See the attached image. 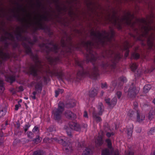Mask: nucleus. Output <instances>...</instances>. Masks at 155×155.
<instances>
[{
  "mask_svg": "<svg viewBox=\"0 0 155 155\" xmlns=\"http://www.w3.org/2000/svg\"><path fill=\"white\" fill-rule=\"evenodd\" d=\"M41 20L37 22L38 26L35 28V31H36L38 29H41L46 31L48 32V35L49 36L52 35L53 33L51 31V29L48 26L44 25L41 22Z\"/></svg>",
  "mask_w": 155,
  "mask_h": 155,
  "instance_id": "obj_14",
  "label": "nucleus"
},
{
  "mask_svg": "<svg viewBox=\"0 0 155 155\" xmlns=\"http://www.w3.org/2000/svg\"><path fill=\"white\" fill-rule=\"evenodd\" d=\"M91 152V150L90 148L86 147L82 155H90Z\"/></svg>",
  "mask_w": 155,
  "mask_h": 155,
  "instance_id": "obj_35",
  "label": "nucleus"
},
{
  "mask_svg": "<svg viewBox=\"0 0 155 155\" xmlns=\"http://www.w3.org/2000/svg\"><path fill=\"white\" fill-rule=\"evenodd\" d=\"M105 103L110 107H113L116 104L117 100L116 97H114L111 100L110 98H107L104 99Z\"/></svg>",
  "mask_w": 155,
  "mask_h": 155,
  "instance_id": "obj_17",
  "label": "nucleus"
},
{
  "mask_svg": "<svg viewBox=\"0 0 155 155\" xmlns=\"http://www.w3.org/2000/svg\"><path fill=\"white\" fill-rule=\"evenodd\" d=\"M5 80L7 82L12 84L15 80V76L14 75H10L5 77Z\"/></svg>",
  "mask_w": 155,
  "mask_h": 155,
  "instance_id": "obj_26",
  "label": "nucleus"
},
{
  "mask_svg": "<svg viewBox=\"0 0 155 155\" xmlns=\"http://www.w3.org/2000/svg\"><path fill=\"white\" fill-rule=\"evenodd\" d=\"M22 45L25 50L26 54L29 55L31 59L35 62V64H31L29 68L28 72L29 74L35 78V80L38 81L41 78V76L39 74V73L41 72V70L38 67V64H40L41 62L39 59L37 54H34L32 51L31 48L25 42L22 44Z\"/></svg>",
  "mask_w": 155,
  "mask_h": 155,
  "instance_id": "obj_2",
  "label": "nucleus"
},
{
  "mask_svg": "<svg viewBox=\"0 0 155 155\" xmlns=\"http://www.w3.org/2000/svg\"><path fill=\"white\" fill-rule=\"evenodd\" d=\"M41 140L40 137L38 136H36V137L34 139L33 141L35 143L37 144L41 141Z\"/></svg>",
  "mask_w": 155,
  "mask_h": 155,
  "instance_id": "obj_43",
  "label": "nucleus"
},
{
  "mask_svg": "<svg viewBox=\"0 0 155 155\" xmlns=\"http://www.w3.org/2000/svg\"><path fill=\"white\" fill-rule=\"evenodd\" d=\"M127 79L125 77L122 76L118 78L117 81L114 80L112 81L110 90L113 91L115 87L117 86V89L120 90L123 88V84L127 82Z\"/></svg>",
  "mask_w": 155,
  "mask_h": 155,
  "instance_id": "obj_5",
  "label": "nucleus"
},
{
  "mask_svg": "<svg viewBox=\"0 0 155 155\" xmlns=\"http://www.w3.org/2000/svg\"><path fill=\"white\" fill-rule=\"evenodd\" d=\"M134 26L133 28H134L135 31L136 32L137 35L131 34V37L136 41H139L143 43L145 40V38L147 39V44L148 47V49L149 50H154L155 46L153 45V41L155 39V35L153 33H152L150 35H148L149 31L148 30V28L146 27V26L143 25L141 28L144 31L142 32V33L140 34L138 31V29L137 28H134Z\"/></svg>",
  "mask_w": 155,
  "mask_h": 155,
  "instance_id": "obj_3",
  "label": "nucleus"
},
{
  "mask_svg": "<svg viewBox=\"0 0 155 155\" xmlns=\"http://www.w3.org/2000/svg\"><path fill=\"white\" fill-rule=\"evenodd\" d=\"M54 2L56 4V7L57 10L59 13H60L61 11L62 10V8L58 5L59 0H53Z\"/></svg>",
  "mask_w": 155,
  "mask_h": 155,
  "instance_id": "obj_33",
  "label": "nucleus"
},
{
  "mask_svg": "<svg viewBox=\"0 0 155 155\" xmlns=\"http://www.w3.org/2000/svg\"><path fill=\"white\" fill-rule=\"evenodd\" d=\"M133 105L134 107V109L136 110V108H137L138 106V103L137 102H135L134 103Z\"/></svg>",
  "mask_w": 155,
  "mask_h": 155,
  "instance_id": "obj_62",
  "label": "nucleus"
},
{
  "mask_svg": "<svg viewBox=\"0 0 155 155\" xmlns=\"http://www.w3.org/2000/svg\"><path fill=\"white\" fill-rule=\"evenodd\" d=\"M3 31L5 32V34L6 35H7L9 36L11 38H9V40H11L12 41H14V39L15 38L12 35V34L10 33H9L7 31H5V30L4 29H3Z\"/></svg>",
  "mask_w": 155,
  "mask_h": 155,
  "instance_id": "obj_38",
  "label": "nucleus"
},
{
  "mask_svg": "<svg viewBox=\"0 0 155 155\" xmlns=\"http://www.w3.org/2000/svg\"><path fill=\"white\" fill-rule=\"evenodd\" d=\"M17 31L16 33V38L18 41L22 40V39L23 38V36L22 35V33L25 32V31L24 29L19 27L17 28Z\"/></svg>",
  "mask_w": 155,
  "mask_h": 155,
  "instance_id": "obj_18",
  "label": "nucleus"
},
{
  "mask_svg": "<svg viewBox=\"0 0 155 155\" xmlns=\"http://www.w3.org/2000/svg\"><path fill=\"white\" fill-rule=\"evenodd\" d=\"M11 44L12 45L13 49H15L16 48H18V43L15 41H14L13 43H11Z\"/></svg>",
  "mask_w": 155,
  "mask_h": 155,
  "instance_id": "obj_41",
  "label": "nucleus"
},
{
  "mask_svg": "<svg viewBox=\"0 0 155 155\" xmlns=\"http://www.w3.org/2000/svg\"><path fill=\"white\" fill-rule=\"evenodd\" d=\"M124 92L127 93V96L128 97L133 98L135 97L138 92L136 86L133 83H132L127 90V87H125L124 90Z\"/></svg>",
  "mask_w": 155,
  "mask_h": 155,
  "instance_id": "obj_10",
  "label": "nucleus"
},
{
  "mask_svg": "<svg viewBox=\"0 0 155 155\" xmlns=\"http://www.w3.org/2000/svg\"><path fill=\"white\" fill-rule=\"evenodd\" d=\"M114 135V133L113 132H112L111 133L109 132H107L106 134V136L108 138L110 137L111 136H113Z\"/></svg>",
  "mask_w": 155,
  "mask_h": 155,
  "instance_id": "obj_51",
  "label": "nucleus"
},
{
  "mask_svg": "<svg viewBox=\"0 0 155 155\" xmlns=\"http://www.w3.org/2000/svg\"><path fill=\"white\" fill-rule=\"evenodd\" d=\"M43 79L44 82L45 83H47L48 81L49 80V78L46 76H44Z\"/></svg>",
  "mask_w": 155,
  "mask_h": 155,
  "instance_id": "obj_57",
  "label": "nucleus"
},
{
  "mask_svg": "<svg viewBox=\"0 0 155 155\" xmlns=\"http://www.w3.org/2000/svg\"><path fill=\"white\" fill-rule=\"evenodd\" d=\"M16 4L19 7V8H21V10L23 12H26V10L24 9V8H22V5H20L19 3L16 2Z\"/></svg>",
  "mask_w": 155,
  "mask_h": 155,
  "instance_id": "obj_55",
  "label": "nucleus"
},
{
  "mask_svg": "<svg viewBox=\"0 0 155 155\" xmlns=\"http://www.w3.org/2000/svg\"><path fill=\"white\" fill-rule=\"evenodd\" d=\"M9 38L6 36H2L0 38V41L2 42H7L6 41L7 39H9Z\"/></svg>",
  "mask_w": 155,
  "mask_h": 155,
  "instance_id": "obj_44",
  "label": "nucleus"
},
{
  "mask_svg": "<svg viewBox=\"0 0 155 155\" xmlns=\"http://www.w3.org/2000/svg\"><path fill=\"white\" fill-rule=\"evenodd\" d=\"M139 20L141 23L143 24L146 25H147L148 23L147 21L145 19L142 18Z\"/></svg>",
  "mask_w": 155,
  "mask_h": 155,
  "instance_id": "obj_47",
  "label": "nucleus"
},
{
  "mask_svg": "<svg viewBox=\"0 0 155 155\" xmlns=\"http://www.w3.org/2000/svg\"><path fill=\"white\" fill-rule=\"evenodd\" d=\"M131 57L134 59L137 60L140 58V55L138 53L134 52L132 54Z\"/></svg>",
  "mask_w": 155,
  "mask_h": 155,
  "instance_id": "obj_32",
  "label": "nucleus"
},
{
  "mask_svg": "<svg viewBox=\"0 0 155 155\" xmlns=\"http://www.w3.org/2000/svg\"><path fill=\"white\" fill-rule=\"evenodd\" d=\"M134 153L131 151H128L125 155H134Z\"/></svg>",
  "mask_w": 155,
  "mask_h": 155,
  "instance_id": "obj_59",
  "label": "nucleus"
},
{
  "mask_svg": "<svg viewBox=\"0 0 155 155\" xmlns=\"http://www.w3.org/2000/svg\"><path fill=\"white\" fill-rule=\"evenodd\" d=\"M103 143L102 137L100 135L98 136L95 141L96 145L98 147L101 146Z\"/></svg>",
  "mask_w": 155,
  "mask_h": 155,
  "instance_id": "obj_25",
  "label": "nucleus"
},
{
  "mask_svg": "<svg viewBox=\"0 0 155 155\" xmlns=\"http://www.w3.org/2000/svg\"><path fill=\"white\" fill-rule=\"evenodd\" d=\"M27 134L28 137L30 139H32L33 137V134L31 131L28 132Z\"/></svg>",
  "mask_w": 155,
  "mask_h": 155,
  "instance_id": "obj_49",
  "label": "nucleus"
},
{
  "mask_svg": "<svg viewBox=\"0 0 155 155\" xmlns=\"http://www.w3.org/2000/svg\"><path fill=\"white\" fill-rule=\"evenodd\" d=\"M5 89L3 81L0 79V90L1 91H3Z\"/></svg>",
  "mask_w": 155,
  "mask_h": 155,
  "instance_id": "obj_39",
  "label": "nucleus"
},
{
  "mask_svg": "<svg viewBox=\"0 0 155 155\" xmlns=\"http://www.w3.org/2000/svg\"><path fill=\"white\" fill-rule=\"evenodd\" d=\"M35 82L34 81L31 82V83H30L28 85V87H33L34 86V84H35Z\"/></svg>",
  "mask_w": 155,
  "mask_h": 155,
  "instance_id": "obj_61",
  "label": "nucleus"
},
{
  "mask_svg": "<svg viewBox=\"0 0 155 155\" xmlns=\"http://www.w3.org/2000/svg\"><path fill=\"white\" fill-rule=\"evenodd\" d=\"M151 86L150 84H146L143 87V92L145 93H147L151 89Z\"/></svg>",
  "mask_w": 155,
  "mask_h": 155,
  "instance_id": "obj_34",
  "label": "nucleus"
},
{
  "mask_svg": "<svg viewBox=\"0 0 155 155\" xmlns=\"http://www.w3.org/2000/svg\"><path fill=\"white\" fill-rule=\"evenodd\" d=\"M65 115L67 118L71 120H74L76 117V115L69 110L65 111Z\"/></svg>",
  "mask_w": 155,
  "mask_h": 155,
  "instance_id": "obj_20",
  "label": "nucleus"
},
{
  "mask_svg": "<svg viewBox=\"0 0 155 155\" xmlns=\"http://www.w3.org/2000/svg\"><path fill=\"white\" fill-rule=\"evenodd\" d=\"M130 67L132 71L134 72L137 68V66L135 63H131L130 65Z\"/></svg>",
  "mask_w": 155,
  "mask_h": 155,
  "instance_id": "obj_36",
  "label": "nucleus"
},
{
  "mask_svg": "<svg viewBox=\"0 0 155 155\" xmlns=\"http://www.w3.org/2000/svg\"><path fill=\"white\" fill-rule=\"evenodd\" d=\"M107 144L108 148H105L102 150L101 155H111L114 151V149L112 147L111 140L109 139H107L105 140Z\"/></svg>",
  "mask_w": 155,
  "mask_h": 155,
  "instance_id": "obj_12",
  "label": "nucleus"
},
{
  "mask_svg": "<svg viewBox=\"0 0 155 155\" xmlns=\"http://www.w3.org/2000/svg\"><path fill=\"white\" fill-rule=\"evenodd\" d=\"M97 108L98 110V115H102L104 111V107L102 103L100 102L98 103Z\"/></svg>",
  "mask_w": 155,
  "mask_h": 155,
  "instance_id": "obj_23",
  "label": "nucleus"
},
{
  "mask_svg": "<svg viewBox=\"0 0 155 155\" xmlns=\"http://www.w3.org/2000/svg\"><path fill=\"white\" fill-rule=\"evenodd\" d=\"M107 84L106 82L101 83V87L102 88H107Z\"/></svg>",
  "mask_w": 155,
  "mask_h": 155,
  "instance_id": "obj_56",
  "label": "nucleus"
},
{
  "mask_svg": "<svg viewBox=\"0 0 155 155\" xmlns=\"http://www.w3.org/2000/svg\"><path fill=\"white\" fill-rule=\"evenodd\" d=\"M146 27L148 28V30L150 31L153 30L154 28L153 27L149 26L147 24V25H146Z\"/></svg>",
  "mask_w": 155,
  "mask_h": 155,
  "instance_id": "obj_58",
  "label": "nucleus"
},
{
  "mask_svg": "<svg viewBox=\"0 0 155 155\" xmlns=\"http://www.w3.org/2000/svg\"><path fill=\"white\" fill-rule=\"evenodd\" d=\"M30 124L28 123H27L25 124V127H24V130L25 132L27 131L28 128L30 127Z\"/></svg>",
  "mask_w": 155,
  "mask_h": 155,
  "instance_id": "obj_46",
  "label": "nucleus"
},
{
  "mask_svg": "<svg viewBox=\"0 0 155 155\" xmlns=\"http://www.w3.org/2000/svg\"><path fill=\"white\" fill-rule=\"evenodd\" d=\"M32 132L34 133L36 132L39 133V127L37 126H35L34 127L33 129H32Z\"/></svg>",
  "mask_w": 155,
  "mask_h": 155,
  "instance_id": "obj_48",
  "label": "nucleus"
},
{
  "mask_svg": "<svg viewBox=\"0 0 155 155\" xmlns=\"http://www.w3.org/2000/svg\"><path fill=\"white\" fill-rule=\"evenodd\" d=\"M46 45V44L44 43H42L39 44V46L40 48L45 47Z\"/></svg>",
  "mask_w": 155,
  "mask_h": 155,
  "instance_id": "obj_63",
  "label": "nucleus"
},
{
  "mask_svg": "<svg viewBox=\"0 0 155 155\" xmlns=\"http://www.w3.org/2000/svg\"><path fill=\"white\" fill-rule=\"evenodd\" d=\"M64 103L60 102L58 104V108L54 109L53 110L54 118L56 120L59 121L61 119L62 113L64 111Z\"/></svg>",
  "mask_w": 155,
  "mask_h": 155,
  "instance_id": "obj_9",
  "label": "nucleus"
},
{
  "mask_svg": "<svg viewBox=\"0 0 155 155\" xmlns=\"http://www.w3.org/2000/svg\"><path fill=\"white\" fill-rule=\"evenodd\" d=\"M69 126L70 128L73 130L78 131L81 130V127L78 123L71 122L69 123Z\"/></svg>",
  "mask_w": 155,
  "mask_h": 155,
  "instance_id": "obj_19",
  "label": "nucleus"
},
{
  "mask_svg": "<svg viewBox=\"0 0 155 155\" xmlns=\"http://www.w3.org/2000/svg\"><path fill=\"white\" fill-rule=\"evenodd\" d=\"M155 132V127L151 128L148 132L149 135H153Z\"/></svg>",
  "mask_w": 155,
  "mask_h": 155,
  "instance_id": "obj_42",
  "label": "nucleus"
},
{
  "mask_svg": "<svg viewBox=\"0 0 155 155\" xmlns=\"http://www.w3.org/2000/svg\"><path fill=\"white\" fill-rule=\"evenodd\" d=\"M97 90L94 88H92L89 92V96L91 97H94L97 94Z\"/></svg>",
  "mask_w": 155,
  "mask_h": 155,
  "instance_id": "obj_24",
  "label": "nucleus"
},
{
  "mask_svg": "<svg viewBox=\"0 0 155 155\" xmlns=\"http://www.w3.org/2000/svg\"><path fill=\"white\" fill-rule=\"evenodd\" d=\"M118 99H120L122 95V92L120 91H117L115 93Z\"/></svg>",
  "mask_w": 155,
  "mask_h": 155,
  "instance_id": "obj_45",
  "label": "nucleus"
},
{
  "mask_svg": "<svg viewBox=\"0 0 155 155\" xmlns=\"http://www.w3.org/2000/svg\"><path fill=\"white\" fill-rule=\"evenodd\" d=\"M11 57L10 54L7 52H4L2 49H0V65Z\"/></svg>",
  "mask_w": 155,
  "mask_h": 155,
  "instance_id": "obj_15",
  "label": "nucleus"
},
{
  "mask_svg": "<svg viewBox=\"0 0 155 155\" xmlns=\"http://www.w3.org/2000/svg\"><path fill=\"white\" fill-rule=\"evenodd\" d=\"M153 65L151 66L150 70V72L152 71L153 70H154L155 69V56L154 57V61H153Z\"/></svg>",
  "mask_w": 155,
  "mask_h": 155,
  "instance_id": "obj_52",
  "label": "nucleus"
},
{
  "mask_svg": "<svg viewBox=\"0 0 155 155\" xmlns=\"http://www.w3.org/2000/svg\"><path fill=\"white\" fill-rule=\"evenodd\" d=\"M13 17L14 18H16L18 21L23 22L25 21L26 22H27V20L25 18H21L19 14L16 15L15 14L13 15Z\"/></svg>",
  "mask_w": 155,
  "mask_h": 155,
  "instance_id": "obj_31",
  "label": "nucleus"
},
{
  "mask_svg": "<svg viewBox=\"0 0 155 155\" xmlns=\"http://www.w3.org/2000/svg\"><path fill=\"white\" fill-rule=\"evenodd\" d=\"M33 155H42L40 150H37L35 151Z\"/></svg>",
  "mask_w": 155,
  "mask_h": 155,
  "instance_id": "obj_54",
  "label": "nucleus"
},
{
  "mask_svg": "<svg viewBox=\"0 0 155 155\" xmlns=\"http://www.w3.org/2000/svg\"><path fill=\"white\" fill-rule=\"evenodd\" d=\"M134 111L132 110H130L127 113V115L131 118L134 117Z\"/></svg>",
  "mask_w": 155,
  "mask_h": 155,
  "instance_id": "obj_40",
  "label": "nucleus"
},
{
  "mask_svg": "<svg viewBox=\"0 0 155 155\" xmlns=\"http://www.w3.org/2000/svg\"><path fill=\"white\" fill-rule=\"evenodd\" d=\"M133 125L130 127L127 128V129L128 138L129 139H130L131 137L133 132Z\"/></svg>",
  "mask_w": 155,
  "mask_h": 155,
  "instance_id": "obj_30",
  "label": "nucleus"
},
{
  "mask_svg": "<svg viewBox=\"0 0 155 155\" xmlns=\"http://www.w3.org/2000/svg\"><path fill=\"white\" fill-rule=\"evenodd\" d=\"M127 15H125L121 20V21H118L119 18L115 14H113L111 17V19H109V21L111 22L114 25L116 26L119 30L122 29V22H124V24L131 28H133L135 25V22H132L130 17H134L133 15H132L130 12H128Z\"/></svg>",
  "mask_w": 155,
  "mask_h": 155,
  "instance_id": "obj_4",
  "label": "nucleus"
},
{
  "mask_svg": "<svg viewBox=\"0 0 155 155\" xmlns=\"http://www.w3.org/2000/svg\"><path fill=\"white\" fill-rule=\"evenodd\" d=\"M148 118L149 120H151L153 117V114L152 113L150 112L148 116Z\"/></svg>",
  "mask_w": 155,
  "mask_h": 155,
  "instance_id": "obj_60",
  "label": "nucleus"
},
{
  "mask_svg": "<svg viewBox=\"0 0 155 155\" xmlns=\"http://www.w3.org/2000/svg\"><path fill=\"white\" fill-rule=\"evenodd\" d=\"M40 17L42 19L45 21H48L49 20L48 17L46 15L40 16Z\"/></svg>",
  "mask_w": 155,
  "mask_h": 155,
  "instance_id": "obj_53",
  "label": "nucleus"
},
{
  "mask_svg": "<svg viewBox=\"0 0 155 155\" xmlns=\"http://www.w3.org/2000/svg\"><path fill=\"white\" fill-rule=\"evenodd\" d=\"M134 43H130L128 41H126L124 43L123 50L125 51L124 57L126 58L128 56L130 51L129 48H132L134 45Z\"/></svg>",
  "mask_w": 155,
  "mask_h": 155,
  "instance_id": "obj_16",
  "label": "nucleus"
},
{
  "mask_svg": "<svg viewBox=\"0 0 155 155\" xmlns=\"http://www.w3.org/2000/svg\"><path fill=\"white\" fill-rule=\"evenodd\" d=\"M60 49L58 45L55 44L53 45V47H51L50 51L53 52L54 53L57 54L58 53V51Z\"/></svg>",
  "mask_w": 155,
  "mask_h": 155,
  "instance_id": "obj_27",
  "label": "nucleus"
},
{
  "mask_svg": "<svg viewBox=\"0 0 155 155\" xmlns=\"http://www.w3.org/2000/svg\"><path fill=\"white\" fill-rule=\"evenodd\" d=\"M61 46L63 48H66L65 51L64 50L65 52V53L68 54H70L72 52H69L68 51V44L65 41L64 38H62L61 40Z\"/></svg>",
  "mask_w": 155,
  "mask_h": 155,
  "instance_id": "obj_21",
  "label": "nucleus"
},
{
  "mask_svg": "<svg viewBox=\"0 0 155 155\" xmlns=\"http://www.w3.org/2000/svg\"><path fill=\"white\" fill-rule=\"evenodd\" d=\"M65 35L66 38V41L68 44V51L69 52H72L74 49L82 51L81 46L79 44L74 45L72 42V38L71 35L68 36L65 32Z\"/></svg>",
  "mask_w": 155,
  "mask_h": 155,
  "instance_id": "obj_7",
  "label": "nucleus"
},
{
  "mask_svg": "<svg viewBox=\"0 0 155 155\" xmlns=\"http://www.w3.org/2000/svg\"><path fill=\"white\" fill-rule=\"evenodd\" d=\"M64 92V90L62 89H58L55 91V97H57L59 94H62Z\"/></svg>",
  "mask_w": 155,
  "mask_h": 155,
  "instance_id": "obj_37",
  "label": "nucleus"
},
{
  "mask_svg": "<svg viewBox=\"0 0 155 155\" xmlns=\"http://www.w3.org/2000/svg\"><path fill=\"white\" fill-rule=\"evenodd\" d=\"M83 116L84 117H85V118H88V114H87V113L86 111H84Z\"/></svg>",
  "mask_w": 155,
  "mask_h": 155,
  "instance_id": "obj_64",
  "label": "nucleus"
},
{
  "mask_svg": "<svg viewBox=\"0 0 155 155\" xmlns=\"http://www.w3.org/2000/svg\"><path fill=\"white\" fill-rule=\"evenodd\" d=\"M35 90L38 92V94H40L42 90V83L38 82L35 85Z\"/></svg>",
  "mask_w": 155,
  "mask_h": 155,
  "instance_id": "obj_22",
  "label": "nucleus"
},
{
  "mask_svg": "<svg viewBox=\"0 0 155 155\" xmlns=\"http://www.w3.org/2000/svg\"><path fill=\"white\" fill-rule=\"evenodd\" d=\"M91 36L96 37L98 41L94 43L90 41H83L81 44L85 48L87 53L85 55L86 65L84 61H76L78 67L77 77L81 79L85 77L97 79L99 76L98 66L101 68L102 74H109L114 71L118 62L122 58L123 55L120 53H115L114 50L109 49H104L101 55L93 51V47L99 49L105 43V40L102 38L103 34L98 31L97 34L94 31L91 33Z\"/></svg>",
  "mask_w": 155,
  "mask_h": 155,
  "instance_id": "obj_1",
  "label": "nucleus"
},
{
  "mask_svg": "<svg viewBox=\"0 0 155 155\" xmlns=\"http://www.w3.org/2000/svg\"><path fill=\"white\" fill-rule=\"evenodd\" d=\"M48 72L51 74V77L53 76L57 77L59 80H62L64 76L63 71L60 67H55L53 71L49 70Z\"/></svg>",
  "mask_w": 155,
  "mask_h": 155,
  "instance_id": "obj_11",
  "label": "nucleus"
},
{
  "mask_svg": "<svg viewBox=\"0 0 155 155\" xmlns=\"http://www.w3.org/2000/svg\"><path fill=\"white\" fill-rule=\"evenodd\" d=\"M93 118L95 120L96 122L98 123L102 120L101 117L98 116V114L95 112H93L92 113Z\"/></svg>",
  "mask_w": 155,
  "mask_h": 155,
  "instance_id": "obj_29",
  "label": "nucleus"
},
{
  "mask_svg": "<svg viewBox=\"0 0 155 155\" xmlns=\"http://www.w3.org/2000/svg\"><path fill=\"white\" fill-rule=\"evenodd\" d=\"M110 35L109 36V33L107 35H104L103 34L102 38L105 40V43L103 45H102V47L104 48L105 49V47L108 44V43H111L113 39L114 38L115 34V32L114 30L111 29L110 31Z\"/></svg>",
  "mask_w": 155,
  "mask_h": 155,
  "instance_id": "obj_13",
  "label": "nucleus"
},
{
  "mask_svg": "<svg viewBox=\"0 0 155 155\" xmlns=\"http://www.w3.org/2000/svg\"><path fill=\"white\" fill-rule=\"evenodd\" d=\"M137 120L138 122H140L144 120L145 116L143 114H140V112L138 110H137Z\"/></svg>",
  "mask_w": 155,
  "mask_h": 155,
  "instance_id": "obj_28",
  "label": "nucleus"
},
{
  "mask_svg": "<svg viewBox=\"0 0 155 155\" xmlns=\"http://www.w3.org/2000/svg\"><path fill=\"white\" fill-rule=\"evenodd\" d=\"M54 140L62 145L63 146V150H65L67 151H71L73 150L69 139L64 137L61 139L54 137Z\"/></svg>",
  "mask_w": 155,
  "mask_h": 155,
  "instance_id": "obj_6",
  "label": "nucleus"
},
{
  "mask_svg": "<svg viewBox=\"0 0 155 155\" xmlns=\"http://www.w3.org/2000/svg\"><path fill=\"white\" fill-rule=\"evenodd\" d=\"M32 94H33V96H31V97L32 98L34 99V100H35V99H36V94H38V92L37 91H34L33 92H32Z\"/></svg>",
  "mask_w": 155,
  "mask_h": 155,
  "instance_id": "obj_50",
  "label": "nucleus"
},
{
  "mask_svg": "<svg viewBox=\"0 0 155 155\" xmlns=\"http://www.w3.org/2000/svg\"><path fill=\"white\" fill-rule=\"evenodd\" d=\"M68 54L65 53L63 50H62L60 54L54 58H53L51 56H47L46 57V59L48 60L51 65H54L61 61L62 57H67V55Z\"/></svg>",
  "mask_w": 155,
  "mask_h": 155,
  "instance_id": "obj_8",
  "label": "nucleus"
}]
</instances>
